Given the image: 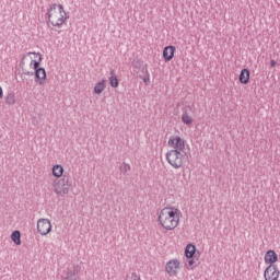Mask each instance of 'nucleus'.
Returning <instances> with one entry per match:
<instances>
[{"label": "nucleus", "instance_id": "412c9836", "mask_svg": "<svg viewBox=\"0 0 280 280\" xmlns=\"http://www.w3.org/2000/svg\"><path fill=\"white\" fill-rule=\"evenodd\" d=\"M61 280H78L75 271H68Z\"/></svg>", "mask_w": 280, "mask_h": 280}, {"label": "nucleus", "instance_id": "a878e982", "mask_svg": "<svg viewBox=\"0 0 280 280\" xmlns=\"http://www.w3.org/2000/svg\"><path fill=\"white\" fill-rule=\"evenodd\" d=\"M0 100H3V88L0 86Z\"/></svg>", "mask_w": 280, "mask_h": 280}, {"label": "nucleus", "instance_id": "0eeeda50", "mask_svg": "<svg viewBox=\"0 0 280 280\" xmlns=\"http://www.w3.org/2000/svg\"><path fill=\"white\" fill-rule=\"evenodd\" d=\"M36 229H37L38 235H42V236L49 235L52 229L51 221L46 218H40L37 220Z\"/></svg>", "mask_w": 280, "mask_h": 280}, {"label": "nucleus", "instance_id": "aec40b11", "mask_svg": "<svg viewBox=\"0 0 280 280\" xmlns=\"http://www.w3.org/2000/svg\"><path fill=\"white\" fill-rule=\"evenodd\" d=\"M5 104H8V106H14V104H16V97L14 96V94L7 95Z\"/></svg>", "mask_w": 280, "mask_h": 280}, {"label": "nucleus", "instance_id": "9d476101", "mask_svg": "<svg viewBox=\"0 0 280 280\" xmlns=\"http://www.w3.org/2000/svg\"><path fill=\"white\" fill-rule=\"evenodd\" d=\"M264 261L266 266H276L275 264L279 261V255H277V252L269 249L265 253Z\"/></svg>", "mask_w": 280, "mask_h": 280}, {"label": "nucleus", "instance_id": "ddd939ff", "mask_svg": "<svg viewBox=\"0 0 280 280\" xmlns=\"http://www.w3.org/2000/svg\"><path fill=\"white\" fill-rule=\"evenodd\" d=\"M182 124H184V126H187L188 128H191V126H194L196 119L194 118V115H191V113L185 110L183 112L182 116Z\"/></svg>", "mask_w": 280, "mask_h": 280}, {"label": "nucleus", "instance_id": "f3484780", "mask_svg": "<svg viewBox=\"0 0 280 280\" xmlns=\"http://www.w3.org/2000/svg\"><path fill=\"white\" fill-rule=\"evenodd\" d=\"M195 255H196V245L188 244L185 248V257L187 259H192Z\"/></svg>", "mask_w": 280, "mask_h": 280}, {"label": "nucleus", "instance_id": "2eb2a0df", "mask_svg": "<svg viewBox=\"0 0 280 280\" xmlns=\"http://www.w3.org/2000/svg\"><path fill=\"white\" fill-rule=\"evenodd\" d=\"M238 80H240L241 84H248V82H250V71L246 68L241 70Z\"/></svg>", "mask_w": 280, "mask_h": 280}, {"label": "nucleus", "instance_id": "7ed1b4c3", "mask_svg": "<svg viewBox=\"0 0 280 280\" xmlns=\"http://www.w3.org/2000/svg\"><path fill=\"white\" fill-rule=\"evenodd\" d=\"M166 161L174 170H180L185 163V152L168 151L166 153Z\"/></svg>", "mask_w": 280, "mask_h": 280}, {"label": "nucleus", "instance_id": "20e7f679", "mask_svg": "<svg viewBox=\"0 0 280 280\" xmlns=\"http://www.w3.org/2000/svg\"><path fill=\"white\" fill-rule=\"evenodd\" d=\"M51 187L56 196H68V194L71 191V184L65 183V179H55Z\"/></svg>", "mask_w": 280, "mask_h": 280}, {"label": "nucleus", "instance_id": "a211bd4d", "mask_svg": "<svg viewBox=\"0 0 280 280\" xmlns=\"http://www.w3.org/2000/svg\"><path fill=\"white\" fill-rule=\"evenodd\" d=\"M11 241L15 246H21V232L15 230L11 233Z\"/></svg>", "mask_w": 280, "mask_h": 280}, {"label": "nucleus", "instance_id": "5701e85b", "mask_svg": "<svg viewBox=\"0 0 280 280\" xmlns=\"http://www.w3.org/2000/svg\"><path fill=\"white\" fill-rule=\"evenodd\" d=\"M131 280H141V276L138 275L137 272L131 273Z\"/></svg>", "mask_w": 280, "mask_h": 280}, {"label": "nucleus", "instance_id": "1a4fd4ad", "mask_svg": "<svg viewBox=\"0 0 280 280\" xmlns=\"http://www.w3.org/2000/svg\"><path fill=\"white\" fill-rule=\"evenodd\" d=\"M280 270L277 265L267 266L264 271V279L265 280H279Z\"/></svg>", "mask_w": 280, "mask_h": 280}, {"label": "nucleus", "instance_id": "9b49d317", "mask_svg": "<svg viewBox=\"0 0 280 280\" xmlns=\"http://www.w3.org/2000/svg\"><path fill=\"white\" fill-rule=\"evenodd\" d=\"M176 54V46H166L163 49L162 57L165 62H170L174 60V56Z\"/></svg>", "mask_w": 280, "mask_h": 280}, {"label": "nucleus", "instance_id": "bb28decb", "mask_svg": "<svg viewBox=\"0 0 280 280\" xmlns=\"http://www.w3.org/2000/svg\"><path fill=\"white\" fill-rule=\"evenodd\" d=\"M150 81V79H148V80H144V82H149Z\"/></svg>", "mask_w": 280, "mask_h": 280}, {"label": "nucleus", "instance_id": "b1692460", "mask_svg": "<svg viewBox=\"0 0 280 280\" xmlns=\"http://www.w3.org/2000/svg\"><path fill=\"white\" fill-rule=\"evenodd\" d=\"M130 170V165L128 164H122V166L120 167V172H128Z\"/></svg>", "mask_w": 280, "mask_h": 280}, {"label": "nucleus", "instance_id": "f8f14e48", "mask_svg": "<svg viewBox=\"0 0 280 280\" xmlns=\"http://www.w3.org/2000/svg\"><path fill=\"white\" fill-rule=\"evenodd\" d=\"M34 71L37 84H39V86H43V84L47 82V72L44 68H36L34 69Z\"/></svg>", "mask_w": 280, "mask_h": 280}, {"label": "nucleus", "instance_id": "39448f33", "mask_svg": "<svg viewBox=\"0 0 280 280\" xmlns=\"http://www.w3.org/2000/svg\"><path fill=\"white\" fill-rule=\"evenodd\" d=\"M187 142H185V139L180 136H171L167 141L168 148H171V151L176 152H185V145Z\"/></svg>", "mask_w": 280, "mask_h": 280}, {"label": "nucleus", "instance_id": "dca6fc26", "mask_svg": "<svg viewBox=\"0 0 280 280\" xmlns=\"http://www.w3.org/2000/svg\"><path fill=\"white\" fill-rule=\"evenodd\" d=\"M106 90V80H101L94 85V93L95 95H102Z\"/></svg>", "mask_w": 280, "mask_h": 280}, {"label": "nucleus", "instance_id": "423d86ee", "mask_svg": "<svg viewBox=\"0 0 280 280\" xmlns=\"http://www.w3.org/2000/svg\"><path fill=\"white\" fill-rule=\"evenodd\" d=\"M23 65H30L31 69H38L40 66V62H43V57L38 52H28L24 58H23Z\"/></svg>", "mask_w": 280, "mask_h": 280}, {"label": "nucleus", "instance_id": "4468645a", "mask_svg": "<svg viewBox=\"0 0 280 280\" xmlns=\"http://www.w3.org/2000/svg\"><path fill=\"white\" fill-rule=\"evenodd\" d=\"M51 174L56 180H60L65 176V167L60 164H55L51 167Z\"/></svg>", "mask_w": 280, "mask_h": 280}, {"label": "nucleus", "instance_id": "4be33fe9", "mask_svg": "<svg viewBox=\"0 0 280 280\" xmlns=\"http://www.w3.org/2000/svg\"><path fill=\"white\" fill-rule=\"evenodd\" d=\"M195 264H196V260L194 259L188 260V264L186 265L187 270H194Z\"/></svg>", "mask_w": 280, "mask_h": 280}, {"label": "nucleus", "instance_id": "f03ea898", "mask_svg": "<svg viewBox=\"0 0 280 280\" xmlns=\"http://www.w3.org/2000/svg\"><path fill=\"white\" fill-rule=\"evenodd\" d=\"M47 19L48 23L52 27H62L65 23H67V19H69V15L67 14V11L65 10V7L60 3H52L47 9Z\"/></svg>", "mask_w": 280, "mask_h": 280}, {"label": "nucleus", "instance_id": "393cba45", "mask_svg": "<svg viewBox=\"0 0 280 280\" xmlns=\"http://www.w3.org/2000/svg\"><path fill=\"white\" fill-rule=\"evenodd\" d=\"M270 65H271V67H277V61H276L275 59H272V60L270 61Z\"/></svg>", "mask_w": 280, "mask_h": 280}, {"label": "nucleus", "instance_id": "f257e3e1", "mask_svg": "<svg viewBox=\"0 0 280 280\" xmlns=\"http://www.w3.org/2000/svg\"><path fill=\"white\" fill-rule=\"evenodd\" d=\"M180 218H183L180 209L168 206L160 210L158 222L163 231H176L180 224Z\"/></svg>", "mask_w": 280, "mask_h": 280}, {"label": "nucleus", "instance_id": "6ab92c4d", "mask_svg": "<svg viewBox=\"0 0 280 280\" xmlns=\"http://www.w3.org/2000/svg\"><path fill=\"white\" fill-rule=\"evenodd\" d=\"M109 85L112 89H117L119 86V79H117V75L114 74V72H110V77L108 78Z\"/></svg>", "mask_w": 280, "mask_h": 280}, {"label": "nucleus", "instance_id": "6e6552de", "mask_svg": "<svg viewBox=\"0 0 280 280\" xmlns=\"http://www.w3.org/2000/svg\"><path fill=\"white\" fill-rule=\"evenodd\" d=\"M165 272L168 277H178V272H180V260L174 258L166 262Z\"/></svg>", "mask_w": 280, "mask_h": 280}]
</instances>
